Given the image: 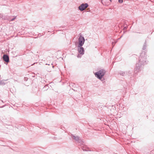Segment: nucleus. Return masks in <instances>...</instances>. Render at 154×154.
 I'll list each match as a JSON object with an SVG mask.
<instances>
[{
	"label": "nucleus",
	"mask_w": 154,
	"mask_h": 154,
	"mask_svg": "<svg viewBox=\"0 0 154 154\" xmlns=\"http://www.w3.org/2000/svg\"><path fill=\"white\" fill-rule=\"evenodd\" d=\"M78 51L79 53L80 54H84V50L83 48L81 46V47H78Z\"/></svg>",
	"instance_id": "20e7f679"
},
{
	"label": "nucleus",
	"mask_w": 154,
	"mask_h": 154,
	"mask_svg": "<svg viewBox=\"0 0 154 154\" xmlns=\"http://www.w3.org/2000/svg\"><path fill=\"white\" fill-rule=\"evenodd\" d=\"M73 138L76 140H78L79 139V137H78L73 136Z\"/></svg>",
	"instance_id": "423d86ee"
},
{
	"label": "nucleus",
	"mask_w": 154,
	"mask_h": 154,
	"mask_svg": "<svg viewBox=\"0 0 154 154\" xmlns=\"http://www.w3.org/2000/svg\"><path fill=\"white\" fill-rule=\"evenodd\" d=\"M88 6V5L87 3L83 4L79 7V8L80 10L82 11L87 8Z\"/></svg>",
	"instance_id": "7ed1b4c3"
},
{
	"label": "nucleus",
	"mask_w": 154,
	"mask_h": 154,
	"mask_svg": "<svg viewBox=\"0 0 154 154\" xmlns=\"http://www.w3.org/2000/svg\"><path fill=\"white\" fill-rule=\"evenodd\" d=\"M110 1H111V0H109Z\"/></svg>",
	"instance_id": "6e6552de"
},
{
	"label": "nucleus",
	"mask_w": 154,
	"mask_h": 154,
	"mask_svg": "<svg viewBox=\"0 0 154 154\" xmlns=\"http://www.w3.org/2000/svg\"><path fill=\"white\" fill-rule=\"evenodd\" d=\"M78 40V47H81V46H82L83 45L85 42V39L84 38L81 36H80Z\"/></svg>",
	"instance_id": "f03ea898"
},
{
	"label": "nucleus",
	"mask_w": 154,
	"mask_h": 154,
	"mask_svg": "<svg viewBox=\"0 0 154 154\" xmlns=\"http://www.w3.org/2000/svg\"><path fill=\"white\" fill-rule=\"evenodd\" d=\"M119 2L122 3L123 2V0H119Z\"/></svg>",
	"instance_id": "0eeeda50"
},
{
	"label": "nucleus",
	"mask_w": 154,
	"mask_h": 154,
	"mask_svg": "<svg viewBox=\"0 0 154 154\" xmlns=\"http://www.w3.org/2000/svg\"><path fill=\"white\" fill-rule=\"evenodd\" d=\"M105 73V71L104 70L102 69L98 72H96L95 75L96 76L100 79H101Z\"/></svg>",
	"instance_id": "f257e3e1"
},
{
	"label": "nucleus",
	"mask_w": 154,
	"mask_h": 154,
	"mask_svg": "<svg viewBox=\"0 0 154 154\" xmlns=\"http://www.w3.org/2000/svg\"><path fill=\"white\" fill-rule=\"evenodd\" d=\"M4 60L6 62H8L9 61L8 56L6 55H4L3 57Z\"/></svg>",
	"instance_id": "39448f33"
}]
</instances>
